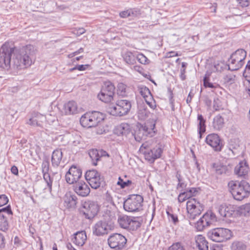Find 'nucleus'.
<instances>
[{
  "mask_svg": "<svg viewBox=\"0 0 250 250\" xmlns=\"http://www.w3.org/2000/svg\"><path fill=\"white\" fill-rule=\"evenodd\" d=\"M35 50L31 45L15 49L8 44H3L0 49V67L8 69L11 62L17 69L30 66L34 62Z\"/></svg>",
  "mask_w": 250,
  "mask_h": 250,
  "instance_id": "1",
  "label": "nucleus"
},
{
  "mask_svg": "<svg viewBox=\"0 0 250 250\" xmlns=\"http://www.w3.org/2000/svg\"><path fill=\"white\" fill-rule=\"evenodd\" d=\"M156 120L149 119L143 125H139L134 133L136 141L140 142L145 140L147 137H152L157 132L155 127Z\"/></svg>",
  "mask_w": 250,
  "mask_h": 250,
  "instance_id": "2",
  "label": "nucleus"
},
{
  "mask_svg": "<svg viewBox=\"0 0 250 250\" xmlns=\"http://www.w3.org/2000/svg\"><path fill=\"white\" fill-rule=\"evenodd\" d=\"M228 187L234 198L238 201L248 196L250 192V185L244 181L241 182L231 181Z\"/></svg>",
  "mask_w": 250,
  "mask_h": 250,
  "instance_id": "3",
  "label": "nucleus"
},
{
  "mask_svg": "<svg viewBox=\"0 0 250 250\" xmlns=\"http://www.w3.org/2000/svg\"><path fill=\"white\" fill-rule=\"evenodd\" d=\"M104 115L98 111L87 112L83 115L80 119V123L84 127L90 128L95 127L99 123L103 121Z\"/></svg>",
  "mask_w": 250,
  "mask_h": 250,
  "instance_id": "4",
  "label": "nucleus"
},
{
  "mask_svg": "<svg viewBox=\"0 0 250 250\" xmlns=\"http://www.w3.org/2000/svg\"><path fill=\"white\" fill-rule=\"evenodd\" d=\"M131 107L130 102L121 100L118 101L115 104H110L108 107V112L113 116H122L126 114Z\"/></svg>",
  "mask_w": 250,
  "mask_h": 250,
  "instance_id": "5",
  "label": "nucleus"
},
{
  "mask_svg": "<svg viewBox=\"0 0 250 250\" xmlns=\"http://www.w3.org/2000/svg\"><path fill=\"white\" fill-rule=\"evenodd\" d=\"M247 56L246 51L243 49L237 50L231 55L229 60V68L234 71L240 69L244 64V60Z\"/></svg>",
  "mask_w": 250,
  "mask_h": 250,
  "instance_id": "6",
  "label": "nucleus"
},
{
  "mask_svg": "<svg viewBox=\"0 0 250 250\" xmlns=\"http://www.w3.org/2000/svg\"><path fill=\"white\" fill-rule=\"evenodd\" d=\"M208 236L213 241L223 242L231 238V232L227 229L217 228L209 230L208 233Z\"/></svg>",
  "mask_w": 250,
  "mask_h": 250,
  "instance_id": "7",
  "label": "nucleus"
},
{
  "mask_svg": "<svg viewBox=\"0 0 250 250\" xmlns=\"http://www.w3.org/2000/svg\"><path fill=\"white\" fill-rule=\"evenodd\" d=\"M187 216L190 220L201 214L204 210V206L195 198L189 199L187 202Z\"/></svg>",
  "mask_w": 250,
  "mask_h": 250,
  "instance_id": "8",
  "label": "nucleus"
},
{
  "mask_svg": "<svg viewBox=\"0 0 250 250\" xmlns=\"http://www.w3.org/2000/svg\"><path fill=\"white\" fill-rule=\"evenodd\" d=\"M148 147V143L146 142L142 144L140 150L143 152L146 159L153 163L155 160L161 157L163 150L160 145H157L152 149H149Z\"/></svg>",
  "mask_w": 250,
  "mask_h": 250,
  "instance_id": "9",
  "label": "nucleus"
},
{
  "mask_svg": "<svg viewBox=\"0 0 250 250\" xmlns=\"http://www.w3.org/2000/svg\"><path fill=\"white\" fill-rule=\"evenodd\" d=\"M143 198L140 195H131L125 202L124 209L129 212L139 210L142 207Z\"/></svg>",
  "mask_w": 250,
  "mask_h": 250,
  "instance_id": "10",
  "label": "nucleus"
},
{
  "mask_svg": "<svg viewBox=\"0 0 250 250\" xmlns=\"http://www.w3.org/2000/svg\"><path fill=\"white\" fill-rule=\"evenodd\" d=\"M115 87L110 82H106L104 83L100 93L98 95L100 100L104 103L110 102L113 98Z\"/></svg>",
  "mask_w": 250,
  "mask_h": 250,
  "instance_id": "11",
  "label": "nucleus"
},
{
  "mask_svg": "<svg viewBox=\"0 0 250 250\" xmlns=\"http://www.w3.org/2000/svg\"><path fill=\"white\" fill-rule=\"evenodd\" d=\"M113 228L114 225L111 221L104 220L97 222L93 227L92 231L96 236H103L107 234Z\"/></svg>",
  "mask_w": 250,
  "mask_h": 250,
  "instance_id": "12",
  "label": "nucleus"
},
{
  "mask_svg": "<svg viewBox=\"0 0 250 250\" xmlns=\"http://www.w3.org/2000/svg\"><path fill=\"white\" fill-rule=\"evenodd\" d=\"M99 207L96 202L92 201L85 202L81 212L88 219H92L98 213Z\"/></svg>",
  "mask_w": 250,
  "mask_h": 250,
  "instance_id": "13",
  "label": "nucleus"
},
{
  "mask_svg": "<svg viewBox=\"0 0 250 250\" xmlns=\"http://www.w3.org/2000/svg\"><path fill=\"white\" fill-rule=\"evenodd\" d=\"M82 172L79 167L72 166L65 174V180L69 184H75L77 182L82 181L81 180Z\"/></svg>",
  "mask_w": 250,
  "mask_h": 250,
  "instance_id": "14",
  "label": "nucleus"
},
{
  "mask_svg": "<svg viewBox=\"0 0 250 250\" xmlns=\"http://www.w3.org/2000/svg\"><path fill=\"white\" fill-rule=\"evenodd\" d=\"M126 243V239L123 235L115 233L111 235L108 239V244L112 249L122 250Z\"/></svg>",
  "mask_w": 250,
  "mask_h": 250,
  "instance_id": "15",
  "label": "nucleus"
},
{
  "mask_svg": "<svg viewBox=\"0 0 250 250\" xmlns=\"http://www.w3.org/2000/svg\"><path fill=\"white\" fill-rule=\"evenodd\" d=\"M13 214L10 205L0 209V230L5 231L9 228L8 218Z\"/></svg>",
  "mask_w": 250,
  "mask_h": 250,
  "instance_id": "16",
  "label": "nucleus"
},
{
  "mask_svg": "<svg viewBox=\"0 0 250 250\" xmlns=\"http://www.w3.org/2000/svg\"><path fill=\"white\" fill-rule=\"evenodd\" d=\"M206 142L211 146L215 151H220L222 149V145L219 136L215 133L208 135L206 138Z\"/></svg>",
  "mask_w": 250,
  "mask_h": 250,
  "instance_id": "17",
  "label": "nucleus"
},
{
  "mask_svg": "<svg viewBox=\"0 0 250 250\" xmlns=\"http://www.w3.org/2000/svg\"><path fill=\"white\" fill-rule=\"evenodd\" d=\"M73 189L78 195L82 197L87 196L90 192V189L88 185L82 180L74 184Z\"/></svg>",
  "mask_w": 250,
  "mask_h": 250,
  "instance_id": "18",
  "label": "nucleus"
},
{
  "mask_svg": "<svg viewBox=\"0 0 250 250\" xmlns=\"http://www.w3.org/2000/svg\"><path fill=\"white\" fill-rule=\"evenodd\" d=\"M250 170L248 163L246 160L239 163L234 168V172L239 177H244L247 175Z\"/></svg>",
  "mask_w": 250,
  "mask_h": 250,
  "instance_id": "19",
  "label": "nucleus"
},
{
  "mask_svg": "<svg viewBox=\"0 0 250 250\" xmlns=\"http://www.w3.org/2000/svg\"><path fill=\"white\" fill-rule=\"evenodd\" d=\"M138 90L140 94L144 98L146 104L150 107L153 108L152 102L150 101L152 100V97L149 89L145 86L140 85L138 86Z\"/></svg>",
  "mask_w": 250,
  "mask_h": 250,
  "instance_id": "20",
  "label": "nucleus"
},
{
  "mask_svg": "<svg viewBox=\"0 0 250 250\" xmlns=\"http://www.w3.org/2000/svg\"><path fill=\"white\" fill-rule=\"evenodd\" d=\"M89 155L92 161L93 165L96 166L97 162L100 160L102 157L105 156L108 154L106 151L102 150L92 149L89 152Z\"/></svg>",
  "mask_w": 250,
  "mask_h": 250,
  "instance_id": "21",
  "label": "nucleus"
},
{
  "mask_svg": "<svg viewBox=\"0 0 250 250\" xmlns=\"http://www.w3.org/2000/svg\"><path fill=\"white\" fill-rule=\"evenodd\" d=\"M45 120V117L43 115L38 113H34L33 114L32 117L29 119L27 123L30 125L41 126V123L43 122Z\"/></svg>",
  "mask_w": 250,
  "mask_h": 250,
  "instance_id": "22",
  "label": "nucleus"
},
{
  "mask_svg": "<svg viewBox=\"0 0 250 250\" xmlns=\"http://www.w3.org/2000/svg\"><path fill=\"white\" fill-rule=\"evenodd\" d=\"M218 212L223 217L229 218L231 217L234 213V210L231 205H221L219 207Z\"/></svg>",
  "mask_w": 250,
  "mask_h": 250,
  "instance_id": "23",
  "label": "nucleus"
},
{
  "mask_svg": "<svg viewBox=\"0 0 250 250\" xmlns=\"http://www.w3.org/2000/svg\"><path fill=\"white\" fill-rule=\"evenodd\" d=\"M87 239L86 233L84 231H78L74 234L72 240L73 242L78 246H83Z\"/></svg>",
  "mask_w": 250,
  "mask_h": 250,
  "instance_id": "24",
  "label": "nucleus"
},
{
  "mask_svg": "<svg viewBox=\"0 0 250 250\" xmlns=\"http://www.w3.org/2000/svg\"><path fill=\"white\" fill-rule=\"evenodd\" d=\"M64 110L66 115L77 114L78 112V109L76 103L72 101L65 104L64 105Z\"/></svg>",
  "mask_w": 250,
  "mask_h": 250,
  "instance_id": "25",
  "label": "nucleus"
},
{
  "mask_svg": "<svg viewBox=\"0 0 250 250\" xmlns=\"http://www.w3.org/2000/svg\"><path fill=\"white\" fill-rule=\"evenodd\" d=\"M77 196L71 192L66 193L64 197V202L68 208L74 207L77 203Z\"/></svg>",
  "mask_w": 250,
  "mask_h": 250,
  "instance_id": "26",
  "label": "nucleus"
},
{
  "mask_svg": "<svg viewBox=\"0 0 250 250\" xmlns=\"http://www.w3.org/2000/svg\"><path fill=\"white\" fill-rule=\"evenodd\" d=\"M195 241L199 250H208V242L202 235H198L195 237Z\"/></svg>",
  "mask_w": 250,
  "mask_h": 250,
  "instance_id": "27",
  "label": "nucleus"
},
{
  "mask_svg": "<svg viewBox=\"0 0 250 250\" xmlns=\"http://www.w3.org/2000/svg\"><path fill=\"white\" fill-rule=\"evenodd\" d=\"M62 153L60 149L55 150L52 153L51 162L53 167H58L62 160Z\"/></svg>",
  "mask_w": 250,
  "mask_h": 250,
  "instance_id": "28",
  "label": "nucleus"
},
{
  "mask_svg": "<svg viewBox=\"0 0 250 250\" xmlns=\"http://www.w3.org/2000/svg\"><path fill=\"white\" fill-rule=\"evenodd\" d=\"M203 216L205 222H206V225L208 226L217 221L215 214L210 210L208 211Z\"/></svg>",
  "mask_w": 250,
  "mask_h": 250,
  "instance_id": "29",
  "label": "nucleus"
},
{
  "mask_svg": "<svg viewBox=\"0 0 250 250\" xmlns=\"http://www.w3.org/2000/svg\"><path fill=\"white\" fill-rule=\"evenodd\" d=\"M224 118L220 115H218L214 118L212 126L214 129L217 130H220L224 126Z\"/></svg>",
  "mask_w": 250,
  "mask_h": 250,
  "instance_id": "30",
  "label": "nucleus"
},
{
  "mask_svg": "<svg viewBox=\"0 0 250 250\" xmlns=\"http://www.w3.org/2000/svg\"><path fill=\"white\" fill-rule=\"evenodd\" d=\"M122 57L124 61L128 64H133L135 62L136 57L130 51H125L122 53Z\"/></svg>",
  "mask_w": 250,
  "mask_h": 250,
  "instance_id": "31",
  "label": "nucleus"
},
{
  "mask_svg": "<svg viewBox=\"0 0 250 250\" xmlns=\"http://www.w3.org/2000/svg\"><path fill=\"white\" fill-rule=\"evenodd\" d=\"M131 216H128L125 215H121L118 219V222L120 227L124 229L128 228L129 223L130 222Z\"/></svg>",
  "mask_w": 250,
  "mask_h": 250,
  "instance_id": "32",
  "label": "nucleus"
},
{
  "mask_svg": "<svg viewBox=\"0 0 250 250\" xmlns=\"http://www.w3.org/2000/svg\"><path fill=\"white\" fill-rule=\"evenodd\" d=\"M141 224L140 218L131 216L128 229L132 230H136L140 227Z\"/></svg>",
  "mask_w": 250,
  "mask_h": 250,
  "instance_id": "33",
  "label": "nucleus"
},
{
  "mask_svg": "<svg viewBox=\"0 0 250 250\" xmlns=\"http://www.w3.org/2000/svg\"><path fill=\"white\" fill-rule=\"evenodd\" d=\"M198 120L199 121L198 128L199 134V138H202V135L206 131V121L202 115H198Z\"/></svg>",
  "mask_w": 250,
  "mask_h": 250,
  "instance_id": "34",
  "label": "nucleus"
},
{
  "mask_svg": "<svg viewBox=\"0 0 250 250\" xmlns=\"http://www.w3.org/2000/svg\"><path fill=\"white\" fill-rule=\"evenodd\" d=\"M150 112L144 106H140L138 111V117L141 120H145L149 115Z\"/></svg>",
  "mask_w": 250,
  "mask_h": 250,
  "instance_id": "35",
  "label": "nucleus"
},
{
  "mask_svg": "<svg viewBox=\"0 0 250 250\" xmlns=\"http://www.w3.org/2000/svg\"><path fill=\"white\" fill-rule=\"evenodd\" d=\"M246 245L240 241H234L230 246L231 250H246Z\"/></svg>",
  "mask_w": 250,
  "mask_h": 250,
  "instance_id": "36",
  "label": "nucleus"
},
{
  "mask_svg": "<svg viewBox=\"0 0 250 250\" xmlns=\"http://www.w3.org/2000/svg\"><path fill=\"white\" fill-rule=\"evenodd\" d=\"M238 212L244 216L250 215V203L242 205L238 208Z\"/></svg>",
  "mask_w": 250,
  "mask_h": 250,
  "instance_id": "37",
  "label": "nucleus"
},
{
  "mask_svg": "<svg viewBox=\"0 0 250 250\" xmlns=\"http://www.w3.org/2000/svg\"><path fill=\"white\" fill-rule=\"evenodd\" d=\"M103 181L102 178H101L100 175L96 176V178H94L88 182L89 184L90 185L92 188L94 189H97L100 187L102 182Z\"/></svg>",
  "mask_w": 250,
  "mask_h": 250,
  "instance_id": "38",
  "label": "nucleus"
},
{
  "mask_svg": "<svg viewBox=\"0 0 250 250\" xmlns=\"http://www.w3.org/2000/svg\"><path fill=\"white\" fill-rule=\"evenodd\" d=\"M100 173L95 170H90L87 171L85 174V177L86 180L89 182L91 179L96 178V176L100 175Z\"/></svg>",
  "mask_w": 250,
  "mask_h": 250,
  "instance_id": "39",
  "label": "nucleus"
},
{
  "mask_svg": "<svg viewBox=\"0 0 250 250\" xmlns=\"http://www.w3.org/2000/svg\"><path fill=\"white\" fill-rule=\"evenodd\" d=\"M206 222H205L202 216L195 224V227L196 229L199 231L203 230L206 227H208V225H206Z\"/></svg>",
  "mask_w": 250,
  "mask_h": 250,
  "instance_id": "40",
  "label": "nucleus"
},
{
  "mask_svg": "<svg viewBox=\"0 0 250 250\" xmlns=\"http://www.w3.org/2000/svg\"><path fill=\"white\" fill-rule=\"evenodd\" d=\"M119 133L122 135H127L129 132V127L127 124H123L118 128Z\"/></svg>",
  "mask_w": 250,
  "mask_h": 250,
  "instance_id": "41",
  "label": "nucleus"
},
{
  "mask_svg": "<svg viewBox=\"0 0 250 250\" xmlns=\"http://www.w3.org/2000/svg\"><path fill=\"white\" fill-rule=\"evenodd\" d=\"M209 74L208 73L206 74L203 79L204 85L206 87H209L211 88H216L215 85L213 84V83L209 82Z\"/></svg>",
  "mask_w": 250,
  "mask_h": 250,
  "instance_id": "42",
  "label": "nucleus"
},
{
  "mask_svg": "<svg viewBox=\"0 0 250 250\" xmlns=\"http://www.w3.org/2000/svg\"><path fill=\"white\" fill-rule=\"evenodd\" d=\"M104 205L106 207H110V208H111L112 207H115V204L113 201L112 198L108 193H106L105 195Z\"/></svg>",
  "mask_w": 250,
  "mask_h": 250,
  "instance_id": "43",
  "label": "nucleus"
},
{
  "mask_svg": "<svg viewBox=\"0 0 250 250\" xmlns=\"http://www.w3.org/2000/svg\"><path fill=\"white\" fill-rule=\"evenodd\" d=\"M126 85L123 83H120L117 86V93L118 95L123 97L126 95Z\"/></svg>",
  "mask_w": 250,
  "mask_h": 250,
  "instance_id": "44",
  "label": "nucleus"
},
{
  "mask_svg": "<svg viewBox=\"0 0 250 250\" xmlns=\"http://www.w3.org/2000/svg\"><path fill=\"white\" fill-rule=\"evenodd\" d=\"M224 80L225 83L232 84L235 82V76L231 73L228 74L224 76Z\"/></svg>",
  "mask_w": 250,
  "mask_h": 250,
  "instance_id": "45",
  "label": "nucleus"
},
{
  "mask_svg": "<svg viewBox=\"0 0 250 250\" xmlns=\"http://www.w3.org/2000/svg\"><path fill=\"white\" fill-rule=\"evenodd\" d=\"M42 173L43 174V179L49 188V191L51 192L52 190V180H51L50 176L48 172Z\"/></svg>",
  "mask_w": 250,
  "mask_h": 250,
  "instance_id": "46",
  "label": "nucleus"
},
{
  "mask_svg": "<svg viewBox=\"0 0 250 250\" xmlns=\"http://www.w3.org/2000/svg\"><path fill=\"white\" fill-rule=\"evenodd\" d=\"M243 76L245 78V81H250V60L248 62L245 69L243 72Z\"/></svg>",
  "mask_w": 250,
  "mask_h": 250,
  "instance_id": "47",
  "label": "nucleus"
},
{
  "mask_svg": "<svg viewBox=\"0 0 250 250\" xmlns=\"http://www.w3.org/2000/svg\"><path fill=\"white\" fill-rule=\"evenodd\" d=\"M168 250H185V249L181 243L177 242L169 247Z\"/></svg>",
  "mask_w": 250,
  "mask_h": 250,
  "instance_id": "48",
  "label": "nucleus"
},
{
  "mask_svg": "<svg viewBox=\"0 0 250 250\" xmlns=\"http://www.w3.org/2000/svg\"><path fill=\"white\" fill-rule=\"evenodd\" d=\"M138 61L142 64H146L149 63V60L143 54H139L136 57Z\"/></svg>",
  "mask_w": 250,
  "mask_h": 250,
  "instance_id": "49",
  "label": "nucleus"
},
{
  "mask_svg": "<svg viewBox=\"0 0 250 250\" xmlns=\"http://www.w3.org/2000/svg\"><path fill=\"white\" fill-rule=\"evenodd\" d=\"M132 183L131 181L127 180L126 182H124L121 177L119 178V181L117 182V185L121 186V188H123L126 187H128Z\"/></svg>",
  "mask_w": 250,
  "mask_h": 250,
  "instance_id": "50",
  "label": "nucleus"
},
{
  "mask_svg": "<svg viewBox=\"0 0 250 250\" xmlns=\"http://www.w3.org/2000/svg\"><path fill=\"white\" fill-rule=\"evenodd\" d=\"M190 198H191L189 197L186 191H185L181 193L179 195L178 200L179 202H183L187 199H188V200H189V199Z\"/></svg>",
  "mask_w": 250,
  "mask_h": 250,
  "instance_id": "51",
  "label": "nucleus"
},
{
  "mask_svg": "<svg viewBox=\"0 0 250 250\" xmlns=\"http://www.w3.org/2000/svg\"><path fill=\"white\" fill-rule=\"evenodd\" d=\"M130 17L133 18L137 17L141 14V10L138 8L129 9Z\"/></svg>",
  "mask_w": 250,
  "mask_h": 250,
  "instance_id": "52",
  "label": "nucleus"
},
{
  "mask_svg": "<svg viewBox=\"0 0 250 250\" xmlns=\"http://www.w3.org/2000/svg\"><path fill=\"white\" fill-rule=\"evenodd\" d=\"M227 171V169L226 166H220L217 167L216 169V172L217 174H223L226 173Z\"/></svg>",
  "mask_w": 250,
  "mask_h": 250,
  "instance_id": "53",
  "label": "nucleus"
},
{
  "mask_svg": "<svg viewBox=\"0 0 250 250\" xmlns=\"http://www.w3.org/2000/svg\"><path fill=\"white\" fill-rule=\"evenodd\" d=\"M176 177L179 182L178 184V188H185L186 185L183 182V180H182V178H181V175L178 172H177Z\"/></svg>",
  "mask_w": 250,
  "mask_h": 250,
  "instance_id": "54",
  "label": "nucleus"
},
{
  "mask_svg": "<svg viewBox=\"0 0 250 250\" xmlns=\"http://www.w3.org/2000/svg\"><path fill=\"white\" fill-rule=\"evenodd\" d=\"M8 202V199L5 195L2 194L0 195V207L6 205Z\"/></svg>",
  "mask_w": 250,
  "mask_h": 250,
  "instance_id": "55",
  "label": "nucleus"
},
{
  "mask_svg": "<svg viewBox=\"0 0 250 250\" xmlns=\"http://www.w3.org/2000/svg\"><path fill=\"white\" fill-rule=\"evenodd\" d=\"M42 172H48L49 168V162L48 161H43L42 163Z\"/></svg>",
  "mask_w": 250,
  "mask_h": 250,
  "instance_id": "56",
  "label": "nucleus"
},
{
  "mask_svg": "<svg viewBox=\"0 0 250 250\" xmlns=\"http://www.w3.org/2000/svg\"><path fill=\"white\" fill-rule=\"evenodd\" d=\"M188 195L190 198H192V196H195L198 192L197 190L195 188H191L189 190L186 191Z\"/></svg>",
  "mask_w": 250,
  "mask_h": 250,
  "instance_id": "57",
  "label": "nucleus"
},
{
  "mask_svg": "<svg viewBox=\"0 0 250 250\" xmlns=\"http://www.w3.org/2000/svg\"><path fill=\"white\" fill-rule=\"evenodd\" d=\"M167 214L169 219H170L174 224H176L178 222L179 220L176 215L173 214H170L168 212H167Z\"/></svg>",
  "mask_w": 250,
  "mask_h": 250,
  "instance_id": "58",
  "label": "nucleus"
},
{
  "mask_svg": "<svg viewBox=\"0 0 250 250\" xmlns=\"http://www.w3.org/2000/svg\"><path fill=\"white\" fill-rule=\"evenodd\" d=\"M240 6L242 7H247L250 3V0H236Z\"/></svg>",
  "mask_w": 250,
  "mask_h": 250,
  "instance_id": "59",
  "label": "nucleus"
},
{
  "mask_svg": "<svg viewBox=\"0 0 250 250\" xmlns=\"http://www.w3.org/2000/svg\"><path fill=\"white\" fill-rule=\"evenodd\" d=\"M213 107L216 111L219 110L220 107V102L218 98L215 99L214 100Z\"/></svg>",
  "mask_w": 250,
  "mask_h": 250,
  "instance_id": "60",
  "label": "nucleus"
},
{
  "mask_svg": "<svg viewBox=\"0 0 250 250\" xmlns=\"http://www.w3.org/2000/svg\"><path fill=\"white\" fill-rule=\"evenodd\" d=\"M244 85L245 86L246 90L250 96V81H245L244 82Z\"/></svg>",
  "mask_w": 250,
  "mask_h": 250,
  "instance_id": "61",
  "label": "nucleus"
},
{
  "mask_svg": "<svg viewBox=\"0 0 250 250\" xmlns=\"http://www.w3.org/2000/svg\"><path fill=\"white\" fill-rule=\"evenodd\" d=\"M120 16L123 18L130 17L129 9L121 12Z\"/></svg>",
  "mask_w": 250,
  "mask_h": 250,
  "instance_id": "62",
  "label": "nucleus"
},
{
  "mask_svg": "<svg viewBox=\"0 0 250 250\" xmlns=\"http://www.w3.org/2000/svg\"><path fill=\"white\" fill-rule=\"evenodd\" d=\"M233 141L231 140L229 142V146L230 148L232 149H237L239 147V145L238 144V142L237 141V143H235V144H233Z\"/></svg>",
  "mask_w": 250,
  "mask_h": 250,
  "instance_id": "63",
  "label": "nucleus"
},
{
  "mask_svg": "<svg viewBox=\"0 0 250 250\" xmlns=\"http://www.w3.org/2000/svg\"><path fill=\"white\" fill-rule=\"evenodd\" d=\"M11 171L13 174H14L15 175H18V174H19L18 169L17 167L15 166H13L11 168Z\"/></svg>",
  "mask_w": 250,
  "mask_h": 250,
  "instance_id": "64",
  "label": "nucleus"
}]
</instances>
